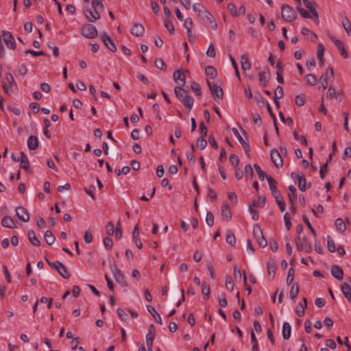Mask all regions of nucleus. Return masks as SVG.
Listing matches in <instances>:
<instances>
[{
	"mask_svg": "<svg viewBox=\"0 0 351 351\" xmlns=\"http://www.w3.org/2000/svg\"><path fill=\"white\" fill-rule=\"evenodd\" d=\"M202 293L204 295V298H206V300L208 299L210 293V286L208 283H206V282L203 283Z\"/></svg>",
	"mask_w": 351,
	"mask_h": 351,
	"instance_id": "44",
	"label": "nucleus"
},
{
	"mask_svg": "<svg viewBox=\"0 0 351 351\" xmlns=\"http://www.w3.org/2000/svg\"><path fill=\"white\" fill-rule=\"evenodd\" d=\"M293 278H294V269L293 267H290L288 271V274H287V284L288 285L292 284L293 281Z\"/></svg>",
	"mask_w": 351,
	"mask_h": 351,
	"instance_id": "49",
	"label": "nucleus"
},
{
	"mask_svg": "<svg viewBox=\"0 0 351 351\" xmlns=\"http://www.w3.org/2000/svg\"><path fill=\"white\" fill-rule=\"evenodd\" d=\"M341 291L348 301L351 302V287L346 282H343L341 286Z\"/></svg>",
	"mask_w": 351,
	"mask_h": 351,
	"instance_id": "24",
	"label": "nucleus"
},
{
	"mask_svg": "<svg viewBox=\"0 0 351 351\" xmlns=\"http://www.w3.org/2000/svg\"><path fill=\"white\" fill-rule=\"evenodd\" d=\"M227 9L230 12L232 16H237L239 15V12L237 11L236 5L233 3H230L227 5Z\"/></svg>",
	"mask_w": 351,
	"mask_h": 351,
	"instance_id": "45",
	"label": "nucleus"
},
{
	"mask_svg": "<svg viewBox=\"0 0 351 351\" xmlns=\"http://www.w3.org/2000/svg\"><path fill=\"white\" fill-rule=\"evenodd\" d=\"M205 73L206 76L210 79H214L217 75V70L212 66H207L205 69Z\"/></svg>",
	"mask_w": 351,
	"mask_h": 351,
	"instance_id": "35",
	"label": "nucleus"
},
{
	"mask_svg": "<svg viewBox=\"0 0 351 351\" xmlns=\"http://www.w3.org/2000/svg\"><path fill=\"white\" fill-rule=\"evenodd\" d=\"M92 7L93 10H104V5L101 1L92 0Z\"/></svg>",
	"mask_w": 351,
	"mask_h": 351,
	"instance_id": "50",
	"label": "nucleus"
},
{
	"mask_svg": "<svg viewBox=\"0 0 351 351\" xmlns=\"http://www.w3.org/2000/svg\"><path fill=\"white\" fill-rule=\"evenodd\" d=\"M164 25L165 27L169 30V33L173 34L175 32V28L173 23L169 20H165Z\"/></svg>",
	"mask_w": 351,
	"mask_h": 351,
	"instance_id": "52",
	"label": "nucleus"
},
{
	"mask_svg": "<svg viewBox=\"0 0 351 351\" xmlns=\"http://www.w3.org/2000/svg\"><path fill=\"white\" fill-rule=\"evenodd\" d=\"M271 160L274 162V165L278 168H281L283 166V161L282 159V156L280 152L276 149H273L271 150L270 153Z\"/></svg>",
	"mask_w": 351,
	"mask_h": 351,
	"instance_id": "8",
	"label": "nucleus"
},
{
	"mask_svg": "<svg viewBox=\"0 0 351 351\" xmlns=\"http://www.w3.org/2000/svg\"><path fill=\"white\" fill-rule=\"evenodd\" d=\"M199 133L200 137H206L207 135V127L202 121L199 123Z\"/></svg>",
	"mask_w": 351,
	"mask_h": 351,
	"instance_id": "62",
	"label": "nucleus"
},
{
	"mask_svg": "<svg viewBox=\"0 0 351 351\" xmlns=\"http://www.w3.org/2000/svg\"><path fill=\"white\" fill-rule=\"evenodd\" d=\"M84 13L87 20L90 23L95 22L101 17L99 10H92L90 8H88L84 10Z\"/></svg>",
	"mask_w": 351,
	"mask_h": 351,
	"instance_id": "9",
	"label": "nucleus"
},
{
	"mask_svg": "<svg viewBox=\"0 0 351 351\" xmlns=\"http://www.w3.org/2000/svg\"><path fill=\"white\" fill-rule=\"evenodd\" d=\"M303 3L306 6V8L309 10V12L312 14V16L315 17V21H316L317 23H319V16L318 13L316 11L315 7L311 3V2L309 0H302Z\"/></svg>",
	"mask_w": 351,
	"mask_h": 351,
	"instance_id": "18",
	"label": "nucleus"
},
{
	"mask_svg": "<svg viewBox=\"0 0 351 351\" xmlns=\"http://www.w3.org/2000/svg\"><path fill=\"white\" fill-rule=\"evenodd\" d=\"M27 146L30 150H35L38 147V140L36 136L32 135L27 139Z\"/></svg>",
	"mask_w": 351,
	"mask_h": 351,
	"instance_id": "23",
	"label": "nucleus"
},
{
	"mask_svg": "<svg viewBox=\"0 0 351 351\" xmlns=\"http://www.w3.org/2000/svg\"><path fill=\"white\" fill-rule=\"evenodd\" d=\"M284 220L287 230H289L291 228V221L290 215L288 213H286L284 215Z\"/></svg>",
	"mask_w": 351,
	"mask_h": 351,
	"instance_id": "58",
	"label": "nucleus"
},
{
	"mask_svg": "<svg viewBox=\"0 0 351 351\" xmlns=\"http://www.w3.org/2000/svg\"><path fill=\"white\" fill-rule=\"evenodd\" d=\"M173 79L179 87L184 86L186 83V78L182 71L176 70L173 73Z\"/></svg>",
	"mask_w": 351,
	"mask_h": 351,
	"instance_id": "16",
	"label": "nucleus"
},
{
	"mask_svg": "<svg viewBox=\"0 0 351 351\" xmlns=\"http://www.w3.org/2000/svg\"><path fill=\"white\" fill-rule=\"evenodd\" d=\"M241 69L244 71L251 69L252 65H251L249 58L246 54H243L241 56Z\"/></svg>",
	"mask_w": 351,
	"mask_h": 351,
	"instance_id": "25",
	"label": "nucleus"
},
{
	"mask_svg": "<svg viewBox=\"0 0 351 351\" xmlns=\"http://www.w3.org/2000/svg\"><path fill=\"white\" fill-rule=\"evenodd\" d=\"M100 39L104 43L105 46L112 52H115L117 51V47L113 42L112 39L106 33L102 32L100 34Z\"/></svg>",
	"mask_w": 351,
	"mask_h": 351,
	"instance_id": "7",
	"label": "nucleus"
},
{
	"mask_svg": "<svg viewBox=\"0 0 351 351\" xmlns=\"http://www.w3.org/2000/svg\"><path fill=\"white\" fill-rule=\"evenodd\" d=\"M305 80H306V82L311 86L315 85V84L317 82V78L313 74L306 75Z\"/></svg>",
	"mask_w": 351,
	"mask_h": 351,
	"instance_id": "47",
	"label": "nucleus"
},
{
	"mask_svg": "<svg viewBox=\"0 0 351 351\" xmlns=\"http://www.w3.org/2000/svg\"><path fill=\"white\" fill-rule=\"evenodd\" d=\"M299 293V287L297 283L293 284L290 290V298L292 300H295Z\"/></svg>",
	"mask_w": 351,
	"mask_h": 351,
	"instance_id": "39",
	"label": "nucleus"
},
{
	"mask_svg": "<svg viewBox=\"0 0 351 351\" xmlns=\"http://www.w3.org/2000/svg\"><path fill=\"white\" fill-rule=\"evenodd\" d=\"M232 132H233L234 136H236V138L239 141V143L242 145V146L244 148V149L245 150L246 153H249V152L250 151V145L248 143V140L247 139V141H245L242 138V136L240 135L239 131L237 130V129L236 128H232Z\"/></svg>",
	"mask_w": 351,
	"mask_h": 351,
	"instance_id": "15",
	"label": "nucleus"
},
{
	"mask_svg": "<svg viewBox=\"0 0 351 351\" xmlns=\"http://www.w3.org/2000/svg\"><path fill=\"white\" fill-rule=\"evenodd\" d=\"M147 310L152 314V315L154 317L155 321L157 323L162 324V318H161L160 315H159V313L156 311L155 308L152 306H147Z\"/></svg>",
	"mask_w": 351,
	"mask_h": 351,
	"instance_id": "30",
	"label": "nucleus"
},
{
	"mask_svg": "<svg viewBox=\"0 0 351 351\" xmlns=\"http://www.w3.org/2000/svg\"><path fill=\"white\" fill-rule=\"evenodd\" d=\"M267 180L268 182L269 189L271 193L279 191L277 188V182L276 180L271 176H267Z\"/></svg>",
	"mask_w": 351,
	"mask_h": 351,
	"instance_id": "34",
	"label": "nucleus"
},
{
	"mask_svg": "<svg viewBox=\"0 0 351 351\" xmlns=\"http://www.w3.org/2000/svg\"><path fill=\"white\" fill-rule=\"evenodd\" d=\"M47 263L53 269H55L58 273L63 277L64 279H69L70 274L68 271L67 268L60 261H56L55 262H51L46 258Z\"/></svg>",
	"mask_w": 351,
	"mask_h": 351,
	"instance_id": "4",
	"label": "nucleus"
},
{
	"mask_svg": "<svg viewBox=\"0 0 351 351\" xmlns=\"http://www.w3.org/2000/svg\"><path fill=\"white\" fill-rule=\"evenodd\" d=\"M155 65L156 66L160 69V70H165L166 69V64L161 58H156L155 60Z\"/></svg>",
	"mask_w": 351,
	"mask_h": 351,
	"instance_id": "56",
	"label": "nucleus"
},
{
	"mask_svg": "<svg viewBox=\"0 0 351 351\" xmlns=\"http://www.w3.org/2000/svg\"><path fill=\"white\" fill-rule=\"evenodd\" d=\"M193 9L195 12L199 13V15H203V11L206 10L203 5L200 3H194L193 5Z\"/></svg>",
	"mask_w": 351,
	"mask_h": 351,
	"instance_id": "54",
	"label": "nucleus"
},
{
	"mask_svg": "<svg viewBox=\"0 0 351 351\" xmlns=\"http://www.w3.org/2000/svg\"><path fill=\"white\" fill-rule=\"evenodd\" d=\"M106 234L109 236H112L114 232V226L112 222L110 221L106 224Z\"/></svg>",
	"mask_w": 351,
	"mask_h": 351,
	"instance_id": "55",
	"label": "nucleus"
},
{
	"mask_svg": "<svg viewBox=\"0 0 351 351\" xmlns=\"http://www.w3.org/2000/svg\"><path fill=\"white\" fill-rule=\"evenodd\" d=\"M302 219H303L304 223L306 225L307 228L311 232V233L314 235L315 237H317L316 232H315V229L313 228L312 225L311 224V223L308 220V218L305 215H304L302 216Z\"/></svg>",
	"mask_w": 351,
	"mask_h": 351,
	"instance_id": "43",
	"label": "nucleus"
},
{
	"mask_svg": "<svg viewBox=\"0 0 351 351\" xmlns=\"http://www.w3.org/2000/svg\"><path fill=\"white\" fill-rule=\"evenodd\" d=\"M1 225L3 227L8 228H16L15 223L12 217L9 216H5L3 217L1 220Z\"/></svg>",
	"mask_w": 351,
	"mask_h": 351,
	"instance_id": "22",
	"label": "nucleus"
},
{
	"mask_svg": "<svg viewBox=\"0 0 351 351\" xmlns=\"http://www.w3.org/2000/svg\"><path fill=\"white\" fill-rule=\"evenodd\" d=\"M281 16L285 21L292 22L296 18V13L291 6L287 4H282L281 8Z\"/></svg>",
	"mask_w": 351,
	"mask_h": 351,
	"instance_id": "2",
	"label": "nucleus"
},
{
	"mask_svg": "<svg viewBox=\"0 0 351 351\" xmlns=\"http://www.w3.org/2000/svg\"><path fill=\"white\" fill-rule=\"evenodd\" d=\"M331 274L336 279L341 280L343 277V271L340 266H339L337 265H335L332 266Z\"/></svg>",
	"mask_w": 351,
	"mask_h": 351,
	"instance_id": "20",
	"label": "nucleus"
},
{
	"mask_svg": "<svg viewBox=\"0 0 351 351\" xmlns=\"http://www.w3.org/2000/svg\"><path fill=\"white\" fill-rule=\"evenodd\" d=\"M324 47L322 44H319L317 46V56L318 59V62L320 66H322L324 64Z\"/></svg>",
	"mask_w": 351,
	"mask_h": 351,
	"instance_id": "32",
	"label": "nucleus"
},
{
	"mask_svg": "<svg viewBox=\"0 0 351 351\" xmlns=\"http://www.w3.org/2000/svg\"><path fill=\"white\" fill-rule=\"evenodd\" d=\"M81 34L88 38H94L97 36V30L93 25L86 24L81 29Z\"/></svg>",
	"mask_w": 351,
	"mask_h": 351,
	"instance_id": "6",
	"label": "nucleus"
},
{
	"mask_svg": "<svg viewBox=\"0 0 351 351\" xmlns=\"http://www.w3.org/2000/svg\"><path fill=\"white\" fill-rule=\"evenodd\" d=\"M176 97L189 110L192 109L193 106L194 99L190 95H189L186 90L182 87H176L174 89Z\"/></svg>",
	"mask_w": 351,
	"mask_h": 351,
	"instance_id": "1",
	"label": "nucleus"
},
{
	"mask_svg": "<svg viewBox=\"0 0 351 351\" xmlns=\"http://www.w3.org/2000/svg\"><path fill=\"white\" fill-rule=\"evenodd\" d=\"M3 40L5 43V45L8 47H10L12 49H16V43H15L14 38L10 32L3 31Z\"/></svg>",
	"mask_w": 351,
	"mask_h": 351,
	"instance_id": "12",
	"label": "nucleus"
},
{
	"mask_svg": "<svg viewBox=\"0 0 351 351\" xmlns=\"http://www.w3.org/2000/svg\"><path fill=\"white\" fill-rule=\"evenodd\" d=\"M275 97L274 98H276V99H280L283 97V95H284V92H283V88L282 86H278L275 90Z\"/></svg>",
	"mask_w": 351,
	"mask_h": 351,
	"instance_id": "63",
	"label": "nucleus"
},
{
	"mask_svg": "<svg viewBox=\"0 0 351 351\" xmlns=\"http://www.w3.org/2000/svg\"><path fill=\"white\" fill-rule=\"evenodd\" d=\"M295 241L298 251H305L306 253H311L312 252L313 249L311 242L306 237H304L302 240L301 238L298 236L295 238Z\"/></svg>",
	"mask_w": 351,
	"mask_h": 351,
	"instance_id": "3",
	"label": "nucleus"
},
{
	"mask_svg": "<svg viewBox=\"0 0 351 351\" xmlns=\"http://www.w3.org/2000/svg\"><path fill=\"white\" fill-rule=\"evenodd\" d=\"M254 167L258 174V178L260 180L263 181L267 176H268L265 171H263L261 168L257 165L254 164Z\"/></svg>",
	"mask_w": 351,
	"mask_h": 351,
	"instance_id": "40",
	"label": "nucleus"
},
{
	"mask_svg": "<svg viewBox=\"0 0 351 351\" xmlns=\"http://www.w3.org/2000/svg\"><path fill=\"white\" fill-rule=\"evenodd\" d=\"M204 137H199L196 142V147L203 149L207 145V141L204 138Z\"/></svg>",
	"mask_w": 351,
	"mask_h": 351,
	"instance_id": "48",
	"label": "nucleus"
},
{
	"mask_svg": "<svg viewBox=\"0 0 351 351\" xmlns=\"http://www.w3.org/2000/svg\"><path fill=\"white\" fill-rule=\"evenodd\" d=\"M208 86L210 88V90L212 93L213 97L215 99H218L219 100L223 99V88L215 84L211 83L209 80L206 82Z\"/></svg>",
	"mask_w": 351,
	"mask_h": 351,
	"instance_id": "5",
	"label": "nucleus"
},
{
	"mask_svg": "<svg viewBox=\"0 0 351 351\" xmlns=\"http://www.w3.org/2000/svg\"><path fill=\"white\" fill-rule=\"evenodd\" d=\"M184 26L186 29L187 32H190L193 26V23L191 18H186L184 23Z\"/></svg>",
	"mask_w": 351,
	"mask_h": 351,
	"instance_id": "60",
	"label": "nucleus"
},
{
	"mask_svg": "<svg viewBox=\"0 0 351 351\" xmlns=\"http://www.w3.org/2000/svg\"><path fill=\"white\" fill-rule=\"evenodd\" d=\"M230 162L232 166L237 167L239 164V158L236 154H231L230 156Z\"/></svg>",
	"mask_w": 351,
	"mask_h": 351,
	"instance_id": "59",
	"label": "nucleus"
},
{
	"mask_svg": "<svg viewBox=\"0 0 351 351\" xmlns=\"http://www.w3.org/2000/svg\"><path fill=\"white\" fill-rule=\"evenodd\" d=\"M203 19H206V21L210 24L211 27L213 29H216L217 27V23L215 21L214 16L206 10L203 11V15L202 16Z\"/></svg>",
	"mask_w": 351,
	"mask_h": 351,
	"instance_id": "17",
	"label": "nucleus"
},
{
	"mask_svg": "<svg viewBox=\"0 0 351 351\" xmlns=\"http://www.w3.org/2000/svg\"><path fill=\"white\" fill-rule=\"evenodd\" d=\"M191 89L195 92L197 96H201L202 90L200 86L195 82H193L191 85Z\"/></svg>",
	"mask_w": 351,
	"mask_h": 351,
	"instance_id": "46",
	"label": "nucleus"
},
{
	"mask_svg": "<svg viewBox=\"0 0 351 351\" xmlns=\"http://www.w3.org/2000/svg\"><path fill=\"white\" fill-rule=\"evenodd\" d=\"M295 174V177L298 179V187L300 191H305L306 189V182L304 175L301 172L292 173L291 177L293 178V175Z\"/></svg>",
	"mask_w": 351,
	"mask_h": 351,
	"instance_id": "13",
	"label": "nucleus"
},
{
	"mask_svg": "<svg viewBox=\"0 0 351 351\" xmlns=\"http://www.w3.org/2000/svg\"><path fill=\"white\" fill-rule=\"evenodd\" d=\"M44 237H45V240L48 245H52L56 241L55 236L53 235L52 232L50 230H47L45 233Z\"/></svg>",
	"mask_w": 351,
	"mask_h": 351,
	"instance_id": "36",
	"label": "nucleus"
},
{
	"mask_svg": "<svg viewBox=\"0 0 351 351\" xmlns=\"http://www.w3.org/2000/svg\"><path fill=\"white\" fill-rule=\"evenodd\" d=\"M327 245H328V249L330 252H335L336 249H335V241L330 237H328V239Z\"/></svg>",
	"mask_w": 351,
	"mask_h": 351,
	"instance_id": "64",
	"label": "nucleus"
},
{
	"mask_svg": "<svg viewBox=\"0 0 351 351\" xmlns=\"http://www.w3.org/2000/svg\"><path fill=\"white\" fill-rule=\"evenodd\" d=\"M145 28L142 24L136 23L132 27L131 34L136 37L142 36L144 34Z\"/></svg>",
	"mask_w": 351,
	"mask_h": 351,
	"instance_id": "19",
	"label": "nucleus"
},
{
	"mask_svg": "<svg viewBox=\"0 0 351 351\" xmlns=\"http://www.w3.org/2000/svg\"><path fill=\"white\" fill-rule=\"evenodd\" d=\"M21 167L25 169L26 171H28L29 170V163L27 156L23 152H21Z\"/></svg>",
	"mask_w": 351,
	"mask_h": 351,
	"instance_id": "26",
	"label": "nucleus"
},
{
	"mask_svg": "<svg viewBox=\"0 0 351 351\" xmlns=\"http://www.w3.org/2000/svg\"><path fill=\"white\" fill-rule=\"evenodd\" d=\"M6 80L8 82V84H9L10 90L12 92L15 89H17V85L14 79L13 75L11 73H7L5 75Z\"/></svg>",
	"mask_w": 351,
	"mask_h": 351,
	"instance_id": "31",
	"label": "nucleus"
},
{
	"mask_svg": "<svg viewBox=\"0 0 351 351\" xmlns=\"http://www.w3.org/2000/svg\"><path fill=\"white\" fill-rule=\"evenodd\" d=\"M335 226L337 227V229L340 232H343L346 230V224L341 218H337L335 220Z\"/></svg>",
	"mask_w": 351,
	"mask_h": 351,
	"instance_id": "38",
	"label": "nucleus"
},
{
	"mask_svg": "<svg viewBox=\"0 0 351 351\" xmlns=\"http://www.w3.org/2000/svg\"><path fill=\"white\" fill-rule=\"evenodd\" d=\"M258 78L259 85L262 87H266L270 78V72L268 67H265L263 71L258 73Z\"/></svg>",
	"mask_w": 351,
	"mask_h": 351,
	"instance_id": "10",
	"label": "nucleus"
},
{
	"mask_svg": "<svg viewBox=\"0 0 351 351\" xmlns=\"http://www.w3.org/2000/svg\"><path fill=\"white\" fill-rule=\"evenodd\" d=\"M28 239L32 245L35 246H39L40 245L38 238L36 237L35 232L32 230L28 232Z\"/></svg>",
	"mask_w": 351,
	"mask_h": 351,
	"instance_id": "28",
	"label": "nucleus"
},
{
	"mask_svg": "<svg viewBox=\"0 0 351 351\" xmlns=\"http://www.w3.org/2000/svg\"><path fill=\"white\" fill-rule=\"evenodd\" d=\"M245 176L247 177H249L250 179H252L253 178V176H254V172H253V169H252V167L250 165H247L245 167Z\"/></svg>",
	"mask_w": 351,
	"mask_h": 351,
	"instance_id": "61",
	"label": "nucleus"
},
{
	"mask_svg": "<svg viewBox=\"0 0 351 351\" xmlns=\"http://www.w3.org/2000/svg\"><path fill=\"white\" fill-rule=\"evenodd\" d=\"M226 242L230 245H234L236 243V237L231 230L228 231Z\"/></svg>",
	"mask_w": 351,
	"mask_h": 351,
	"instance_id": "41",
	"label": "nucleus"
},
{
	"mask_svg": "<svg viewBox=\"0 0 351 351\" xmlns=\"http://www.w3.org/2000/svg\"><path fill=\"white\" fill-rule=\"evenodd\" d=\"M117 314H118L119 318L122 321L126 322L128 319V315L125 313V311L122 308H117Z\"/></svg>",
	"mask_w": 351,
	"mask_h": 351,
	"instance_id": "57",
	"label": "nucleus"
},
{
	"mask_svg": "<svg viewBox=\"0 0 351 351\" xmlns=\"http://www.w3.org/2000/svg\"><path fill=\"white\" fill-rule=\"evenodd\" d=\"M290 193L288 195L289 203H293V202H295L297 199V191L295 187L293 185H290L288 187Z\"/></svg>",
	"mask_w": 351,
	"mask_h": 351,
	"instance_id": "33",
	"label": "nucleus"
},
{
	"mask_svg": "<svg viewBox=\"0 0 351 351\" xmlns=\"http://www.w3.org/2000/svg\"><path fill=\"white\" fill-rule=\"evenodd\" d=\"M114 278L115 281L122 287H127L128 283L125 280V276L123 272L119 273L117 275H114Z\"/></svg>",
	"mask_w": 351,
	"mask_h": 351,
	"instance_id": "37",
	"label": "nucleus"
},
{
	"mask_svg": "<svg viewBox=\"0 0 351 351\" xmlns=\"http://www.w3.org/2000/svg\"><path fill=\"white\" fill-rule=\"evenodd\" d=\"M206 221L209 227H212L214 225V217L211 212L206 213Z\"/></svg>",
	"mask_w": 351,
	"mask_h": 351,
	"instance_id": "51",
	"label": "nucleus"
},
{
	"mask_svg": "<svg viewBox=\"0 0 351 351\" xmlns=\"http://www.w3.org/2000/svg\"><path fill=\"white\" fill-rule=\"evenodd\" d=\"M342 25H343L345 30L347 32V33L348 34H350V33H351V23L350 22V21L347 18H345L342 21Z\"/></svg>",
	"mask_w": 351,
	"mask_h": 351,
	"instance_id": "53",
	"label": "nucleus"
},
{
	"mask_svg": "<svg viewBox=\"0 0 351 351\" xmlns=\"http://www.w3.org/2000/svg\"><path fill=\"white\" fill-rule=\"evenodd\" d=\"M16 215L19 219L24 222L29 221V214L27 209L23 206H18L16 208Z\"/></svg>",
	"mask_w": 351,
	"mask_h": 351,
	"instance_id": "11",
	"label": "nucleus"
},
{
	"mask_svg": "<svg viewBox=\"0 0 351 351\" xmlns=\"http://www.w3.org/2000/svg\"><path fill=\"white\" fill-rule=\"evenodd\" d=\"M291 326L288 322H285L282 326V337L285 339H289L291 337Z\"/></svg>",
	"mask_w": 351,
	"mask_h": 351,
	"instance_id": "27",
	"label": "nucleus"
},
{
	"mask_svg": "<svg viewBox=\"0 0 351 351\" xmlns=\"http://www.w3.org/2000/svg\"><path fill=\"white\" fill-rule=\"evenodd\" d=\"M221 216L224 220H229L232 217V213L228 203H223L221 206Z\"/></svg>",
	"mask_w": 351,
	"mask_h": 351,
	"instance_id": "21",
	"label": "nucleus"
},
{
	"mask_svg": "<svg viewBox=\"0 0 351 351\" xmlns=\"http://www.w3.org/2000/svg\"><path fill=\"white\" fill-rule=\"evenodd\" d=\"M330 40L334 43L336 47L339 50L341 55L344 58H347L348 57V54L344 47L343 43L341 40L339 39H336L334 36H330Z\"/></svg>",
	"mask_w": 351,
	"mask_h": 351,
	"instance_id": "14",
	"label": "nucleus"
},
{
	"mask_svg": "<svg viewBox=\"0 0 351 351\" xmlns=\"http://www.w3.org/2000/svg\"><path fill=\"white\" fill-rule=\"evenodd\" d=\"M267 273L270 276L272 274L271 279H274L276 274V267L274 260H270L267 263Z\"/></svg>",
	"mask_w": 351,
	"mask_h": 351,
	"instance_id": "29",
	"label": "nucleus"
},
{
	"mask_svg": "<svg viewBox=\"0 0 351 351\" xmlns=\"http://www.w3.org/2000/svg\"><path fill=\"white\" fill-rule=\"evenodd\" d=\"M253 234L254 237L256 239H260L261 237L263 235V231L261 228V226L258 224H256L253 227Z\"/></svg>",
	"mask_w": 351,
	"mask_h": 351,
	"instance_id": "42",
	"label": "nucleus"
}]
</instances>
